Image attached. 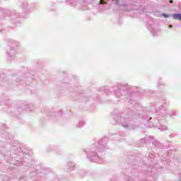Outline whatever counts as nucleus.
Here are the masks:
<instances>
[{
	"label": "nucleus",
	"mask_w": 181,
	"mask_h": 181,
	"mask_svg": "<svg viewBox=\"0 0 181 181\" xmlns=\"http://www.w3.org/2000/svg\"><path fill=\"white\" fill-rule=\"evenodd\" d=\"M7 53L8 56H10L11 57H13V56L16 55V53H18V52H16V49H15V48L11 47L9 48V49H8Z\"/></svg>",
	"instance_id": "obj_1"
},
{
	"label": "nucleus",
	"mask_w": 181,
	"mask_h": 181,
	"mask_svg": "<svg viewBox=\"0 0 181 181\" xmlns=\"http://www.w3.org/2000/svg\"><path fill=\"white\" fill-rule=\"evenodd\" d=\"M89 158H90L92 160H94L95 162H96V163H103V160H101V158H100L98 156H94L93 157L89 156Z\"/></svg>",
	"instance_id": "obj_2"
},
{
	"label": "nucleus",
	"mask_w": 181,
	"mask_h": 181,
	"mask_svg": "<svg viewBox=\"0 0 181 181\" xmlns=\"http://www.w3.org/2000/svg\"><path fill=\"white\" fill-rule=\"evenodd\" d=\"M171 16H172L173 19L181 21V14L180 13H174Z\"/></svg>",
	"instance_id": "obj_3"
},
{
	"label": "nucleus",
	"mask_w": 181,
	"mask_h": 181,
	"mask_svg": "<svg viewBox=\"0 0 181 181\" xmlns=\"http://www.w3.org/2000/svg\"><path fill=\"white\" fill-rule=\"evenodd\" d=\"M162 16H163L164 18H170V15L166 13H163Z\"/></svg>",
	"instance_id": "obj_4"
},
{
	"label": "nucleus",
	"mask_w": 181,
	"mask_h": 181,
	"mask_svg": "<svg viewBox=\"0 0 181 181\" xmlns=\"http://www.w3.org/2000/svg\"><path fill=\"white\" fill-rule=\"evenodd\" d=\"M163 131H165V129H166V128H164V129H161Z\"/></svg>",
	"instance_id": "obj_5"
},
{
	"label": "nucleus",
	"mask_w": 181,
	"mask_h": 181,
	"mask_svg": "<svg viewBox=\"0 0 181 181\" xmlns=\"http://www.w3.org/2000/svg\"><path fill=\"white\" fill-rule=\"evenodd\" d=\"M170 28H172V25H170Z\"/></svg>",
	"instance_id": "obj_6"
},
{
	"label": "nucleus",
	"mask_w": 181,
	"mask_h": 181,
	"mask_svg": "<svg viewBox=\"0 0 181 181\" xmlns=\"http://www.w3.org/2000/svg\"><path fill=\"white\" fill-rule=\"evenodd\" d=\"M170 3H172L173 1H170Z\"/></svg>",
	"instance_id": "obj_7"
}]
</instances>
